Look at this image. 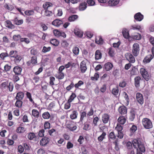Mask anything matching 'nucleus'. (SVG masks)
<instances>
[{"label":"nucleus","mask_w":154,"mask_h":154,"mask_svg":"<svg viewBox=\"0 0 154 154\" xmlns=\"http://www.w3.org/2000/svg\"><path fill=\"white\" fill-rule=\"evenodd\" d=\"M134 147L137 149H138L142 152H144L145 151V147L139 138L134 139L132 142Z\"/></svg>","instance_id":"1"},{"label":"nucleus","mask_w":154,"mask_h":154,"mask_svg":"<svg viewBox=\"0 0 154 154\" xmlns=\"http://www.w3.org/2000/svg\"><path fill=\"white\" fill-rule=\"evenodd\" d=\"M142 123L144 127L146 129H149L152 128V124L151 120L147 118L143 119Z\"/></svg>","instance_id":"2"},{"label":"nucleus","mask_w":154,"mask_h":154,"mask_svg":"<svg viewBox=\"0 0 154 154\" xmlns=\"http://www.w3.org/2000/svg\"><path fill=\"white\" fill-rule=\"evenodd\" d=\"M140 73L143 78L146 81H148L150 79V77L144 68H142L140 69Z\"/></svg>","instance_id":"3"},{"label":"nucleus","mask_w":154,"mask_h":154,"mask_svg":"<svg viewBox=\"0 0 154 154\" xmlns=\"http://www.w3.org/2000/svg\"><path fill=\"white\" fill-rule=\"evenodd\" d=\"M140 51L139 45L137 43H134L132 47V53L135 56H137L139 54Z\"/></svg>","instance_id":"4"},{"label":"nucleus","mask_w":154,"mask_h":154,"mask_svg":"<svg viewBox=\"0 0 154 154\" xmlns=\"http://www.w3.org/2000/svg\"><path fill=\"white\" fill-rule=\"evenodd\" d=\"M53 33L54 35L57 37H59L60 36L63 38H65L66 37V35L64 32L60 31L57 29L54 30Z\"/></svg>","instance_id":"5"},{"label":"nucleus","mask_w":154,"mask_h":154,"mask_svg":"<svg viewBox=\"0 0 154 154\" xmlns=\"http://www.w3.org/2000/svg\"><path fill=\"white\" fill-rule=\"evenodd\" d=\"M136 98L138 102L140 104L142 105L144 102L143 96L142 94L140 93H137L136 94Z\"/></svg>","instance_id":"6"},{"label":"nucleus","mask_w":154,"mask_h":154,"mask_svg":"<svg viewBox=\"0 0 154 154\" xmlns=\"http://www.w3.org/2000/svg\"><path fill=\"white\" fill-rule=\"evenodd\" d=\"M86 63L87 62L85 60H83L80 63V68L82 73H85L87 70Z\"/></svg>","instance_id":"7"},{"label":"nucleus","mask_w":154,"mask_h":154,"mask_svg":"<svg viewBox=\"0 0 154 154\" xmlns=\"http://www.w3.org/2000/svg\"><path fill=\"white\" fill-rule=\"evenodd\" d=\"M125 57L130 62L134 63L135 62V60L134 57L133 55L130 53H126L125 55Z\"/></svg>","instance_id":"8"},{"label":"nucleus","mask_w":154,"mask_h":154,"mask_svg":"<svg viewBox=\"0 0 154 154\" xmlns=\"http://www.w3.org/2000/svg\"><path fill=\"white\" fill-rule=\"evenodd\" d=\"M119 2V0H110L107 2V5H104L102 6H113L117 5Z\"/></svg>","instance_id":"9"},{"label":"nucleus","mask_w":154,"mask_h":154,"mask_svg":"<svg viewBox=\"0 0 154 154\" xmlns=\"http://www.w3.org/2000/svg\"><path fill=\"white\" fill-rule=\"evenodd\" d=\"M131 29L139 30L141 32H144L143 28L139 25H132L131 26Z\"/></svg>","instance_id":"10"},{"label":"nucleus","mask_w":154,"mask_h":154,"mask_svg":"<svg viewBox=\"0 0 154 154\" xmlns=\"http://www.w3.org/2000/svg\"><path fill=\"white\" fill-rule=\"evenodd\" d=\"M50 140L49 138L48 137H45L40 140V144L42 146H45L49 143Z\"/></svg>","instance_id":"11"},{"label":"nucleus","mask_w":154,"mask_h":154,"mask_svg":"<svg viewBox=\"0 0 154 154\" xmlns=\"http://www.w3.org/2000/svg\"><path fill=\"white\" fill-rule=\"evenodd\" d=\"M63 22L62 20L56 19L54 20L52 23V24L54 26L57 27H59L61 25L63 24Z\"/></svg>","instance_id":"12"},{"label":"nucleus","mask_w":154,"mask_h":154,"mask_svg":"<svg viewBox=\"0 0 154 154\" xmlns=\"http://www.w3.org/2000/svg\"><path fill=\"white\" fill-rule=\"evenodd\" d=\"M134 17L135 20L139 21H141L143 18V15L140 12L136 14Z\"/></svg>","instance_id":"13"},{"label":"nucleus","mask_w":154,"mask_h":154,"mask_svg":"<svg viewBox=\"0 0 154 154\" xmlns=\"http://www.w3.org/2000/svg\"><path fill=\"white\" fill-rule=\"evenodd\" d=\"M22 70V68L20 67L17 66H15L13 69V72L17 75H20Z\"/></svg>","instance_id":"14"},{"label":"nucleus","mask_w":154,"mask_h":154,"mask_svg":"<svg viewBox=\"0 0 154 154\" xmlns=\"http://www.w3.org/2000/svg\"><path fill=\"white\" fill-rule=\"evenodd\" d=\"M24 97V93L21 91H20L17 93L15 99L17 100H22L23 99Z\"/></svg>","instance_id":"15"},{"label":"nucleus","mask_w":154,"mask_h":154,"mask_svg":"<svg viewBox=\"0 0 154 154\" xmlns=\"http://www.w3.org/2000/svg\"><path fill=\"white\" fill-rule=\"evenodd\" d=\"M113 67L112 64L110 62L106 63L104 66V69L108 71L111 70Z\"/></svg>","instance_id":"16"},{"label":"nucleus","mask_w":154,"mask_h":154,"mask_svg":"<svg viewBox=\"0 0 154 154\" xmlns=\"http://www.w3.org/2000/svg\"><path fill=\"white\" fill-rule=\"evenodd\" d=\"M102 120L104 123H107L109 121V116L107 114H104L102 116Z\"/></svg>","instance_id":"17"},{"label":"nucleus","mask_w":154,"mask_h":154,"mask_svg":"<svg viewBox=\"0 0 154 154\" xmlns=\"http://www.w3.org/2000/svg\"><path fill=\"white\" fill-rule=\"evenodd\" d=\"M118 110L119 112L122 115L126 114L127 112L126 107L123 106H120Z\"/></svg>","instance_id":"18"},{"label":"nucleus","mask_w":154,"mask_h":154,"mask_svg":"<svg viewBox=\"0 0 154 154\" xmlns=\"http://www.w3.org/2000/svg\"><path fill=\"white\" fill-rule=\"evenodd\" d=\"M153 58L151 54H149L146 56L144 58L143 62L144 63H149Z\"/></svg>","instance_id":"19"},{"label":"nucleus","mask_w":154,"mask_h":154,"mask_svg":"<svg viewBox=\"0 0 154 154\" xmlns=\"http://www.w3.org/2000/svg\"><path fill=\"white\" fill-rule=\"evenodd\" d=\"M122 34L124 37L127 39L129 37V34L128 30L126 29H123L122 30Z\"/></svg>","instance_id":"20"},{"label":"nucleus","mask_w":154,"mask_h":154,"mask_svg":"<svg viewBox=\"0 0 154 154\" xmlns=\"http://www.w3.org/2000/svg\"><path fill=\"white\" fill-rule=\"evenodd\" d=\"M55 77L59 79H62L64 77V74L62 72H58L56 74Z\"/></svg>","instance_id":"21"},{"label":"nucleus","mask_w":154,"mask_h":154,"mask_svg":"<svg viewBox=\"0 0 154 154\" xmlns=\"http://www.w3.org/2000/svg\"><path fill=\"white\" fill-rule=\"evenodd\" d=\"M118 122L120 124L123 125L126 122V119L124 116H121L119 117L118 119Z\"/></svg>","instance_id":"22"},{"label":"nucleus","mask_w":154,"mask_h":154,"mask_svg":"<svg viewBox=\"0 0 154 154\" xmlns=\"http://www.w3.org/2000/svg\"><path fill=\"white\" fill-rule=\"evenodd\" d=\"M95 55L96 60H98L101 58L102 54L99 50H97L96 51Z\"/></svg>","instance_id":"23"},{"label":"nucleus","mask_w":154,"mask_h":154,"mask_svg":"<svg viewBox=\"0 0 154 154\" xmlns=\"http://www.w3.org/2000/svg\"><path fill=\"white\" fill-rule=\"evenodd\" d=\"M141 79L140 77L139 76L134 78L135 85L136 87L138 88L140 86V82Z\"/></svg>","instance_id":"24"},{"label":"nucleus","mask_w":154,"mask_h":154,"mask_svg":"<svg viewBox=\"0 0 154 154\" xmlns=\"http://www.w3.org/2000/svg\"><path fill=\"white\" fill-rule=\"evenodd\" d=\"M78 113L76 111L74 110L70 115V118L72 119H74L77 118Z\"/></svg>","instance_id":"25"},{"label":"nucleus","mask_w":154,"mask_h":154,"mask_svg":"<svg viewBox=\"0 0 154 154\" xmlns=\"http://www.w3.org/2000/svg\"><path fill=\"white\" fill-rule=\"evenodd\" d=\"M5 25L6 27L12 29L14 27V26L12 24L11 22L9 20L5 21Z\"/></svg>","instance_id":"26"},{"label":"nucleus","mask_w":154,"mask_h":154,"mask_svg":"<svg viewBox=\"0 0 154 154\" xmlns=\"http://www.w3.org/2000/svg\"><path fill=\"white\" fill-rule=\"evenodd\" d=\"M26 129L24 127H19L17 128L16 131L18 133H23L26 131Z\"/></svg>","instance_id":"27"},{"label":"nucleus","mask_w":154,"mask_h":154,"mask_svg":"<svg viewBox=\"0 0 154 154\" xmlns=\"http://www.w3.org/2000/svg\"><path fill=\"white\" fill-rule=\"evenodd\" d=\"M106 135L105 132L103 131L102 134L100 135L97 138V140L99 141H102L103 139H105Z\"/></svg>","instance_id":"28"},{"label":"nucleus","mask_w":154,"mask_h":154,"mask_svg":"<svg viewBox=\"0 0 154 154\" xmlns=\"http://www.w3.org/2000/svg\"><path fill=\"white\" fill-rule=\"evenodd\" d=\"M132 38L136 40H140L141 38V35L139 33H137L132 35Z\"/></svg>","instance_id":"29"},{"label":"nucleus","mask_w":154,"mask_h":154,"mask_svg":"<svg viewBox=\"0 0 154 154\" xmlns=\"http://www.w3.org/2000/svg\"><path fill=\"white\" fill-rule=\"evenodd\" d=\"M75 34L79 37L81 38L83 35V32L78 30H75L74 31Z\"/></svg>","instance_id":"30"},{"label":"nucleus","mask_w":154,"mask_h":154,"mask_svg":"<svg viewBox=\"0 0 154 154\" xmlns=\"http://www.w3.org/2000/svg\"><path fill=\"white\" fill-rule=\"evenodd\" d=\"M50 43L54 46H57L59 44V41L55 39H53L50 41Z\"/></svg>","instance_id":"31"},{"label":"nucleus","mask_w":154,"mask_h":154,"mask_svg":"<svg viewBox=\"0 0 154 154\" xmlns=\"http://www.w3.org/2000/svg\"><path fill=\"white\" fill-rule=\"evenodd\" d=\"M32 115L35 118H38L39 116V112L36 109H33L32 110Z\"/></svg>","instance_id":"32"},{"label":"nucleus","mask_w":154,"mask_h":154,"mask_svg":"<svg viewBox=\"0 0 154 154\" xmlns=\"http://www.w3.org/2000/svg\"><path fill=\"white\" fill-rule=\"evenodd\" d=\"M72 51L75 55H78L79 51V48L77 46L74 47L72 48Z\"/></svg>","instance_id":"33"},{"label":"nucleus","mask_w":154,"mask_h":154,"mask_svg":"<svg viewBox=\"0 0 154 154\" xmlns=\"http://www.w3.org/2000/svg\"><path fill=\"white\" fill-rule=\"evenodd\" d=\"M50 114L48 112H45L42 114V117L44 119H48L50 117Z\"/></svg>","instance_id":"34"},{"label":"nucleus","mask_w":154,"mask_h":154,"mask_svg":"<svg viewBox=\"0 0 154 154\" xmlns=\"http://www.w3.org/2000/svg\"><path fill=\"white\" fill-rule=\"evenodd\" d=\"M53 4L49 2H47L45 3L43 5V8L45 9H48L49 8L52 7Z\"/></svg>","instance_id":"35"},{"label":"nucleus","mask_w":154,"mask_h":154,"mask_svg":"<svg viewBox=\"0 0 154 154\" xmlns=\"http://www.w3.org/2000/svg\"><path fill=\"white\" fill-rule=\"evenodd\" d=\"M95 42L98 44H102L103 43V40L100 36L97 37L95 40Z\"/></svg>","instance_id":"36"},{"label":"nucleus","mask_w":154,"mask_h":154,"mask_svg":"<svg viewBox=\"0 0 154 154\" xmlns=\"http://www.w3.org/2000/svg\"><path fill=\"white\" fill-rule=\"evenodd\" d=\"M23 102L21 100H17L15 103V106L18 108H21L23 104Z\"/></svg>","instance_id":"37"},{"label":"nucleus","mask_w":154,"mask_h":154,"mask_svg":"<svg viewBox=\"0 0 154 154\" xmlns=\"http://www.w3.org/2000/svg\"><path fill=\"white\" fill-rule=\"evenodd\" d=\"M87 3L85 2L81 3L79 7V9L80 11H84L86 8Z\"/></svg>","instance_id":"38"},{"label":"nucleus","mask_w":154,"mask_h":154,"mask_svg":"<svg viewBox=\"0 0 154 154\" xmlns=\"http://www.w3.org/2000/svg\"><path fill=\"white\" fill-rule=\"evenodd\" d=\"M27 97L29 99V101L32 103H34V102L32 98L31 94L29 92H27L26 94Z\"/></svg>","instance_id":"39"},{"label":"nucleus","mask_w":154,"mask_h":154,"mask_svg":"<svg viewBox=\"0 0 154 154\" xmlns=\"http://www.w3.org/2000/svg\"><path fill=\"white\" fill-rule=\"evenodd\" d=\"M78 16L76 15H74L70 16L68 18V20L70 22L75 21L78 18Z\"/></svg>","instance_id":"40"},{"label":"nucleus","mask_w":154,"mask_h":154,"mask_svg":"<svg viewBox=\"0 0 154 154\" xmlns=\"http://www.w3.org/2000/svg\"><path fill=\"white\" fill-rule=\"evenodd\" d=\"M8 82H2L1 84V88L2 89L8 88Z\"/></svg>","instance_id":"41"},{"label":"nucleus","mask_w":154,"mask_h":154,"mask_svg":"<svg viewBox=\"0 0 154 154\" xmlns=\"http://www.w3.org/2000/svg\"><path fill=\"white\" fill-rule=\"evenodd\" d=\"M115 51L114 48H110L108 49V54L111 57H113L114 55Z\"/></svg>","instance_id":"42"},{"label":"nucleus","mask_w":154,"mask_h":154,"mask_svg":"<svg viewBox=\"0 0 154 154\" xmlns=\"http://www.w3.org/2000/svg\"><path fill=\"white\" fill-rule=\"evenodd\" d=\"M112 93L114 95H118L119 92L118 88L117 87L114 88L112 90Z\"/></svg>","instance_id":"43"},{"label":"nucleus","mask_w":154,"mask_h":154,"mask_svg":"<svg viewBox=\"0 0 154 154\" xmlns=\"http://www.w3.org/2000/svg\"><path fill=\"white\" fill-rule=\"evenodd\" d=\"M14 23L15 24L17 25H20L22 24L23 23V20H18L17 18L14 19Z\"/></svg>","instance_id":"44"},{"label":"nucleus","mask_w":154,"mask_h":154,"mask_svg":"<svg viewBox=\"0 0 154 154\" xmlns=\"http://www.w3.org/2000/svg\"><path fill=\"white\" fill-rule=\"evenodd\" d=\"M123 95L124 97L125 98L126 101V103L125 104L127 106L129 104V102L128 101L129 98L128 95H127L126 93L125 92H123Z\"/></svg>","instance_id":"45"},{"label":"nucleus","mask_w":154,"mask_h":154,"mask_svg":"<svg viewBox=\"0 0 154 154\" xmlns=\"http://www.w3.org/2000/svg\"><path fill=\"white\" fill-rule=\"evenodd\" d=\"M30 54L32 55L36 56L39 53L36 49L33 48L30 50Z\"/></svg>","instance_id":"46"},{"label":"nucleus","mask_w":154,"mask_h":154,"mask_svg":"<svg viewBox=\"0 0 154 154\" xmlns=\"http://www.w3.org/2000/svg\"><path fill=\"white\" fill-rule=\"evenodd\" d=\"M35 137V134L33 133H30L28 135V138L30 140H33Z\"/></svg>","instance_id":"47"},{"label":"nucleus","mask_w":154,"mask_h":154,"mask_svg":"<svg viewBox=\"0 0 154 154\" xmlns=\"http://www.w3.org/2000/svg\"><path fill=\"white\" fill-rule=\"evenodd\" d=\"M109 137L110 139L114 140L116 138V136L114 132L112 131L109 133Z\"/></svg>","instance_id":"48"},{"label":"nucleus","mask_w":154,"mask_h":154,"mask_svg":"<svg viewBox=\"0 0 154 154\" xmlns=\"http://www.w3.org/2000/svg\"><path fill=\"white\" fill-rule=\"evenodd\" d=\"M137 69L135 67H133L132 69L131 72L130 74L131 75H135L137 74Z\"/></svg>","instance_id":"49"},{"label":"nucleus","mask_w":154,"mask_h":154,"mask_svg":"<svg viewBox=\"0 0 154 154\" xmlns=\"http://www.w3.org/2000/svg\"><path fill=\"white\" fill-rule=\"evenodd\" d=\"M68 43L65 40H63L61 43V45L62 47L66 48L69 45Z\"/></svg>","instance_id":"50"},{"label":"nucleus","mask_w":154,"mask_h":154,"mask_svg":"<svg viewBox=\"0 0 154 154\" xmlns=\"http://www.w3.org/2000/svg\"><path fill=\"white\" fill-rule=\"evenodd\" d=\"M76 95L74 93H72V94L70 96L69 99L68 100V102H71L76 97Z\"/></svg>","instance_id":"51"},{"label":"nucleus","mask_w":154,"mask_h":154,"mask_svg":"<svg viewBox=\"0 0 154 154\" xmlns=\"http://www.w3.org/2000/svg\"><path fill=\"white\" fill-rule=\"evenodd\" d=\"M116 130L118 132L122 131L123 129L122 126L119 124H117L115 128Z\"/></svg>","instance_id":"52"},{"label":"nucleus","mask_w":154,"mask_h":154,"mask_svg":"<svg viewBox=\"0 0 154 154\" xmlns=\"http://www.w3.org/2000/svg\"><path fill=\"white\" fill-rule=\"evenodd\" d=\"M17 54V53L16 51H12L9 53V55L11 57H16Z\"/></svg>","instance_id":"53"},{"label":"nucleus","mask_w":154,"mask_h":154,"mask_svg":"<svg viewBox=\"0 0 154 154\" xmlns=\"http://www.w3.org/2000/svg\"><path fill=\"white\" fill-rule=\"evenodd\" d=\"M99 119V118L97 116H96L94 118L92 125H93L94 126L97 125V122Z\"/></svg>","instance_id":"54"},{"label":"nucleus","mask_w":154,"mask_h":154,"mask_svg":"<svg viewBox=\"0 0 154 154\" xmlns=\"http://www.w3.org/2000/svg\"><path fill=\"white\" fill-rule=\"evenodd\" d=\"M25 14L28 16L32 15L34 14V11L32 10L27 11L25 12Z\"/></svg>","instance_id":"55"},{"label":"nucleus","mask_w":154,"mask_h":154,"mask_svg":"<svg viewBox=\"0 0 154 154\" xmlns=\"http://www.w3.org/2000/svg\"><path fill=\"white\" fill-rule=\"evenodd\" d=\"M84 84L83 82L81 81H79L76 84L74 85V86L75 88H78L79 87H80L82 85Z\"/></svg>","instance_id":"56"},{"label":"nucleus","mask_w":154,"mask_h":154,"mask_svg":"<svg viewBox=\"0 0 154 154\" xmlns=\"http://www.w3.org/2000/svg\"><path fill=\"white\" fill-rule=\"evenodd\" d=\"M45 15L46 16H50L52 14V13L51 11L46 10L45 11Z\"/></svg>","instance_id":"57"},{"label":"nucleus","mask_w":154,"mask_h":154,"mask_svg":"<svg viewBox=\"0 0 154 154\" xmlns=\"http://www.w3.org/2000/svg\"><path fill=\"white\" fill-rule=\"evenodd\" d=\"M86 113L85 112H82L81 114V117L80 118V121L82 122L84 119L85 117H86Z\"/></svg>","instance_id":"58"},{"label":"nucleus","mask_w":154,"mask_h":154,"mask_svg":"<svg viewBox=\"0 0 154 154\" xmlns=\"http://www.w3.org/2000/svg\"><path fill=\"white\" fill-rule=\"evenodd\" d=\"M51 48L50 47H46L44 46L42 49V52L44 53H46L50 51L51 50Z\"/></svg>","instance_id":"59"},{"label":"nucleus","mask_w":154,"mask_h":154,"mask_svg":"<svg viewBox=\"0 0 154 154\" xmlns=\"http://www.w3.org/2000/svg\"><path fill=\"white\" fill-rule=\"evenodd\" d=\"M20 41L21 42H24L26 44H29L30 41L29 39L27 38H22L20 39Z\"/></svg>","instance_id":"60"},{"label":"nucleus","mask_w":154,"mask_h":154,"mask_svg":"<svg viewBox=\"0 0 154 154\" xmlns=\"http://www.w3.org/2000/svg\"><path fill=\"white\" fill-rule=\"evenodd\" d=\"M99 78V75L97 73H95L94 77H91V79L93 80L97 81Z\"/></svg>","instance_id":"61"},{"label":"nucleus","mask_w":154,"mask_h":154,"mask_svg":"<svg viewBox=\"0 0 154 154\" xmlns=\"http://www.w3.org/2000/svg\"><path fill=\"white\" fill-rule=\"evenodd\" d=\"M55 78L53 76H51L50 77V84L51 85H54V82L55 81Z\"/></svg>","instance_id":"62"},{"label":"nucleus","mask_w":154,"mask_h":154,"mask_svg":"<svg viewBox=\"0 0 154 154\" xmlns=\"http://www.w3.org/2000/svg\"><path fill=\"white\" fill-rule=\"evenodd\" d=\"M31 62L33 64H36L37 63V57L36 56L32 57L31 59Z\"/></svg>","instance_id":"63"},{"label":"nucleus","mask_w":154,"mask_h":154,"mask_svg":"<svg viewBox=\"0 0 154 154\" xmlns=\"http://www.w3.org/2000/svg\"><path fill=\"white\" fill-rule=\"evenodd\" d=\"M13 38L15 41H17L20 39L21 36L19 35H14L13 36Z\"/></svg>","instance_id":"64"}]
</instances>
